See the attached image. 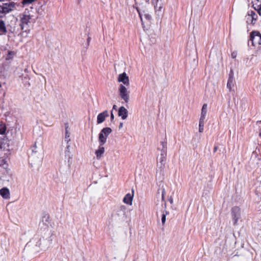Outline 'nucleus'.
Returning a JSON list of instances; mask_svg holds the SVG:
<instances>
[{
    "instance_id": "f257e3e1",
    "label": "nucleus",
    "mask_w": 261,
    "mask_h": 261,
    "mask_svg": "<svg viewBox=\"0 0 261 261\" xmlns=\"http://www.w3.org/2000/svg\"><path fill=\"white\" fill-rule=\"evenodd\" d=\"M137 10L139 13L142 27L144 28L145 23L149 24L151 23L152 19L151 15V8L149 7V5H147L144 7H142L141 9L137 8Z\"/></svg>"
},
{
    "instance_id": "f03ea898",
    "label": "nucleus",
    "mask_w": 261,
    "mask_h": 261,
    "mask_svg": "<svg viewBox=\"0 0 261 261\" xmlns=\"http://www.w3.org/2000/svg\"><path fill=\"white\" fill-rule=\"evenodd\" d=\"M160 146L158 148V150L161 151L160 156L159 158V163H157V167L160 169V171L162 172L165 167V165L163 162L166 161L167 156V142L165 141H162L161 142Z\"/></svg>"
},
{
    "instance_id": "7ed1b4c3",
    "label": "nucleus",
    "mask_w": 261,
    "mask_h": 261,
    "mask_svg": "<svg viewBox=\"0 0 261 261\" xmlns=\"http://www.w3.org/2000/svg\"><path fill=\"white\" fill-rule=\"evenodd\" d=\"M249 42L254 47H259L261 45V34L259 32L253 31L250 35Z\"/></svg>"
},
{
    "instance_id": "20e7f679",
    "label": "nucleus",
    "mask_w": 261,
    "mask_h": 261,
    "mask_svg": "<svg viewBox=\"0 0 261 261\" xmlns=\"http://www.w3.org/2000/svg\"><path fill=\"white\" fill-rule=\"evenodd\" d=\"M112 132L110 127H105L102 129L98 136L99 145H103L107 141L108 136Z\"/></svg>"
},
{
    "instance_id": "39448f33",
    "label": "nucleus",
    "mask_w": 261,
    "mask_h": 261,
    "mask_svg": "<svg viewBox=\"0 0 261 261\" xmlns=\"http://www.w3.org/2000/svg\"><path fill=\"white\" fill-rule=\"evenodd\" d=\"M15 6L14 2H9L8 3H5L0 6L1 10H0V17H3L5 14L8 13L12 11Z\"/></svg>"
},
{
    "instance_id": "423d86ee",
    "label": "nucleus",
    "mask_w": 261,
    "mask_h": 261,
    "mask_svg": "<svg viewBox=\"0 0 261 261\" xmlns=\"http://www.w3.org/2000/svg\"><path fill=\"white\" fill-rule=\"evenodd\" d=\"M126 207L124 205L119 207L115 214L116 219L117 221H122L126 218Z\"/></svg>"
},
{
    "instance_id": "0eeeda50",
    "label": "nucleus",
    "mask_w": 261,
    "mask_h": 261,
    "mask_svg": "<svg viewBox=\"0 0 261 261\" xmlns=\"http://www.w3.org/2000/svg\"><path fill=\"white\" fill-rule=\"evenodd\" d=\"M119 95L121 98L126 102L127 103L129 101V91H127V88L122 84H120L118 89Z\"/></svg>"
},
{
    "instance_id": "6e6552de",
    "label": "nucleus",
    "mask_w": 261,
    "mask_h": 261,
    "mask_svg": "<svg viewBox=\"0 0 261 261\" xmlns=\"http://www.w3.org/2000/svg\"><path fill=\"white\" fill-rule=\"evenodd\" d=\"M232 217L233 220L234 225L237 224L238 220L241 217V210L239 207L235 206L231 210Z\"/></svg>"
},
{
    "instance_id": "1a4fd4ad",
    "label": "nucleus",
    "mask_w": 261,
    "mask_h": 261,
    "mask_svg": "<svg viewBox=\"0 0 261 261\" xmlns=\"http://www.w3.org/2000/svg\"><path fill=\"white\" fill-rule=\"evenodd\" d=\"M33 244L35 245V249L36 252H39L41 246V239L38 235H35L30 241Z\"/></svg>"
},
{
    "instance_id": "9d476101",
    "label": "nucleus",
    "mask_w": 261,
    "mask_h": 261,
    "mask_svg": "<svg viewBox=\"0 0 261 261\" xmlns=\"http://www.w3.org/2000/svg\"><path fill=\"white\" fill-rule=\"evenodd\" d=\"M30 19V15L25 13L22 15L20 18V26L21 30H24L25 27L28 25Z\"/></svg>"
},
{
    "instance_id": "9b49d317",
    "label": "nucleus",
    "mask_w": 261,
    "mask_h": 261,
    "mask_svg": "<svg viewBox=\"0 0 261 261\" xmlns=\"http://www.w3.org/2000/svg\"><path fill=\"white\" fill-rule=\"evenodd\" d=\"M118 81L122 82L124 85L128 86L129 85V81L128 76H127L125 72L120 74L118 76Z\"/></svg>"
},
{
    "instance_id": "f8f14e48",
    "label": "nucleus",
    "mask_w": 261,
    "mask_h": 261,
    "mask_svg": "<svg viewBox=\"0 0 261 261\" xmlns=\"http://www.w3.org/2000/svg\"><path fill=\"white\" fill-rule=\"evenodd\" d=\"M234 77H233V72L232 70H231L230 73L229 74V78L228 79L227 83V88L230 91L232 89V88L234 86Z\"/></svg>"
},
{
    "instance_id": "ddd939ff",
    "label": "nucleus",
    "mask_w": 261,
    "mask_h": 261,
    "mask_svg": "<svg viewBox=\"0 0 261 261\" xmlns=\"http://www.w3.org/2000/svg\"><path fill=\"white\" fill-rule=\"evenodd\" d=\"M108 116H109V113H108V111H107V110L103 111L102 113H100L97 116V123L98 124H100V123L103 122L105 120L106 118L108 117Z\"/></svg>"
},
{
    "instance_id": "4468645a",
    "label": "nucleus",
    "mask_w": 261,
    "mask_h": 261,
    "mask_svg": "<svg viewBox=\"0 0 261 261\" xmlns=\"http://www.w3.org/2000/svg\"><path fill=\"white\" fill-rule=\"evenodd\" d=\"M118 115L123 120H124L127 117L128 111L124 107H120L118 110Z\"/></svg>"
},
{
    "instance_id": "2eb2a0df",
    "label": "nucleus",
    "mask_w": 261,
    "mask_h": 261,
    "mask_svg": "<svg viewBox=\"0 0 261 261\" xmlns=\"http://www.w3.org/2000/svg\"><path fill=\"white\" fill-rule=\"evenodd\" d=\"M105 151V149L103 145H99L98 149L95 151V154L97 160H100L103 156Z\"/></svg>"
},
{
    "instance_id": "dca6fc26",
    "label": "nucleus",
    "mask_w": 261,
    "mask_h": 261,
    "mask_svg": "<svg viewBox=\"0 0 261 261\" xmlns=\"http://www.w3.org/2000/svg\"><path fill=\"white\" fill-rule=\"evenodd\" d=\"M133 198V194H130V193H128L123 198V201L124 203L131 205L132 204Z\"/></svg>"
},
{
    "instance_id": "f3484780",
    "label": "nucleus",
    "mask_w": 261,
    "mask_h": 261,
    "mask_svg": "<svg viewBox=\"0 0 261 261\" xmlns=\"http://www.w3.org/2000/svg\"><path fill=\"white\" fill-rule=\"evenodd\" d=\"M0 195L5 199L10 197V192L7 188H3L0 190Z\"/></svg>"
},
{
    "instance_id": "a211bd4d",
    "label": "nucleus",
    "mask_w": 261,
    "mask_h": 261,
    "mask_svg": "<svg viewBox=\"0 0 261 261\" xmlns=\"http://www.w3.org/2000/svg\"><path fill=\"white\" fill-rule=\"evenodd\" d=\"M207 113V104H204L202 106L201 116L200 118V120L205 121L206 115Z\"/></svg>"
},
{
    "instance_id": "6ab92c4d",
    "label": "nucleus",
    "mask_w": 261,
    "mask_h": 261,
    "mask_svg": "<svg viewBox=\"0 0 261 261\" xmlns=\"http://www.w3.org/2000/svg\"><path fill=\"white\" fill-rule=\"evenodd\" d=\"M0 32L1 35L6 34L7 32L5 23L2 20H0Z\"/></svg>"
},
{
    "instance_id": "aec40b11",
    "label": "nucleus",
    "mask_w": 261,
    "mask_h": 261,
    "mask_svg": "<svg viewBox=\"0 0 261 261\" xmlns=\"http://www.w3.org/2000/svg\"><path fill=\"white\" fill-rule=\"evenodd\" d=\"M166 208V206H165V208ZM169 214V212H167L165 209L164 210L163 214L162 215L161 220L162 223L163 225H164L166 222V215Z\"/></svg>"
},
{
    "instance_id": "412c9836",
    "label": "nucleus",
    "mask_w": 261,
    "mask_h": 261,
    "mask_svg": "<svg viewBox=\"0 0 261 261\" xmlns=\"http://www.w3.org/2000/svg\"><path fill=\"white\" fill-rule=\"evenodd\" d=\"M248 15L249 16H251V17H252V23H254L253 21H255L257 20V15L253 11H251L248 12Z\"/></svg>"
},
{
    "instance_id": "4be33fe9",
    "label": "nucleus",
    "mask_w": 261,
    "mask_h": 261,
    "mask_svg": "<svg viewBox=\"0 0 261 261\" xmlns=\"http://www.w3.org/2000/svg\"><path fill=\"white\" fill-rule=\"evenodd\" d=\"M15 53L13 51H9L8 54L6 56V60H10L13 59L15 55Z\"/></svg>"
},
{
    "instance_id": "5701e85b",
    "label": "nucleus",
    "mask_w": 261,
    "mask_h": 261,
    "mask_svg": "<svg viewBox=\"0 0 261 261\" xmlns=\"http://www.w3.org/2000/svg\"><path fill=\"white\" fill-rule=\"evenodd\" d=\"M205 121L200 120L199 122V132L200 133H202L204 130V125Z\"/></svg>"
},
{
    "instance_id": "b1692460",
    "label": "nucleus",
    "mask_w": 261,
    "mask_h": 261,
    "mask_svg": "<svg viewBox=\"0 0 261 261\" xmlns=\"http://www.w3.org/2000/svg\"><path fill=\"white\" fill-rule=\"evenodd\" d=\"M36 0H22L21 3L23 5V6H26L29 5L30 4H31L34 2H35Z\"/></svg>"
},
{
    "instance_id": "393cba45",
    "label": "nucleus",
    "mask_w": 261,
    "mask_h": 261,
    "mask_svg": "<svg viewBox=\"0 0 261 261\" xmlns=\"http://www.w3.org/2000/svg\"><path fill=\"white\" fill-rule=\"evenodd\" d=\"M6 127L5 125H0V134L3 135L5 133Z\"/></svg>"
},
{
    "instance_id": "a878e982",
    "label": "nucleus",
    "mask_w": 261,
    "mask_h": 261,
    "mask_svg": "<svg viewBox=\"0 0 261 261\" xmlns=\"http://www.w3.org/2000/svg\"><path fill=\"white\" fill-rule=\"evenodd\" d=\"M254 9L257 11V13L261 16V6L258 5L256 7H253Z\"/></svg>"
},
{
    "instance_id": "bb28decb",
    "label": "nucleus",
    "mask_w": 261,
    "mask_h": 261,
    "mask_svg": "<svg viewBox=\"0 0 261 261\" xmlns=\"http://www.w3.org/2000/svg\"><path fill=\"white\" fill-rule=\"evenodd\" d=\"M6 163V161L5 159L3 158H0V166H2L4 165Z\"/></svg>"
},
{
    "instance_id": "cd10ccee",
    "label": "nucleus",
    "mask_w": 261,
    "mask_h": 261,
    "mask_svg": "<svg viewBox=\"0 0 261 261\" xmlns=\"http://www.w3.org/2000/svg\"><path fill=\"white\" fill-rule=\"evenodd\" d=\"M6 148V144L3 141L0 142V149H5Z\"/></svg>"
},
{
    "instance_id": "c85d7f7f",
    "label": "nucleus",
    "mask_w": 261,
    "mask_h": 261,
    "mask_svg": "<svg viewBox=\"0 0 261 261\" xmlns=\"http://www.w3.org/2000/svg\"><path fill=\"white\" fill-rule=\"evenodd\" d=\"M68 137H69V135L68 133L67 127H66V128L65 141H67V142H68L70 140L69 139V140L68 139Z\"/></svg>"
},
{
    "instance_id": "c756f323",
    "label": "nucleus",
    "mask_w": 261,
    "mask_h": 261,
    "mask_svg": "<svg viewBox=\"0 0 261 261\" xmlns=\"http://www.w3.org/2000/svg\"><path fill=\"white\" fill-rule=\"evenodd\" d=\"M165 193H166L165 190V189H163L162 190V200H164Z\"/></svg>"
},
{
    "instance_id": "7c9ffc66",
    "label": "nucleus",
    "mask_w": 261,
    "mask_h": 261,
    "mask_svg": "<svg viewBox=\"0 0 261 261\" xmlns=\"http://www.w3.org/2000/svg\"><path fill=\"white\" fill-rule=\"evenodd\" d=\"M49 217L48 215H46V216H44L43 217V221L44 220H45L46 222H47L49 220Z\"/></svg>"
},
{
    "instance_id": "2f4dec72",
    "label": "nucleus",
    "mask_w": 261,
    "mask_h": 261,
    "mask_svg": "<svg viewBox=\"0 0 261 261\" xmlns=\"http://www.w3.org/2000/svg\"><path fill=\"white\" fill-rule=\"evenodd\" d=\"M33 148H34V149H32V151H33V152H37V151H36V150H36V148H37V146H36V143H35V144L34 145V146H33Z\"/></svg>"
},
{
    "instance_id": "473e14b6",
    "label": "nucleus",
    "mask_w": 261,
    "mask_h": 261,
    "mask_svg": "<svg viewBox=\"0 0 261 261\" xmlns=\"http://www.w3.org/2000/svg\"><path fill=\"white\" fill-rule=\"evenodd\" d=\"M162 7L161 6L159 7L158 10H155L156 13H158V15H159V12L161 11Z\"/></svg>"
},
{
    "instance_id": "72a5a7b5",
    "label": "nucleus",
    "mask_w": 261,
    "mask_h": 261,
    "mask_svg": "<svg viewBox=\"0 0 261 261\" xmlns=\"http://www.w3.org/2000/svg\"><path fill=\"white\" fill-rule=\"evenodd\" d=\"M114 115H113V112H112V111H111V121H113V119H114Z\"/></svg>"
},
{
    "instance_id": "f704fd0d",
    "label": "nucleus",
    "mask_w": 261,
    "mask_h": 261,
    "mask_svg": "<svg viewBox=\"0 0 261 261\" xmlns=\"http://www.w3.org/2000/svg\"><path fill=\"white\" fill-rule=\"evenodd\" d=\"M236 56H237V53H236L233 52V53H232L231 54V57H232V58H235L236 57Z\"/></svg>"
},
{
    "instance_id": "c9c22d12",
    "label": "nucleus",
    "mask_w": 261,
    "mask_h": 261,
    "mask_svg": "<svg viewBox=\"0 0 261 261\" xmlns=\"http://www.w3.org/2000/svg\"><path fill=\"white\" fill-rule=\"evenodd\" d=\"M169 202L171 204H172L173 202V198L172 197H170V198L169 199Z\"/></svg>"
},
{
    "instance_id": "e433bc0d",
    "label": "nucleus",
    "mask_w": 261,
    "mask_h": 261,
    "mask_svg": "<svg viewBox=\"0 0 261 261\" xmlns=\"http://www.w3.org/2000/svg\"><path fill=\"white\" fill-rule=\"evenodd\" d=\"M69 146H68L67 147H66V150H65V153H69V150H68V149H69Z\"/></svg>"
},
{
    "instance_id": "4c0bfd02",
    "label": "nucleus",
    "mask_w": 261,
    "mask_h": 261,
    "mask_svg": "<svg viewBox=\"0 0 261 261\" xmlns=\"http://www.w3.org/2000/svg\"><path fill=\"white\" fill-rule=\"evenodd\" d=\"M123 127V123L122 122H121L120 124H119V128H121Z\"/></svg>"
},
{
    "instance_id": "58836bf2",
    "label": "nucleus",
    "mask_w": 261,
    "mask_h": 261,
    "mask_svg": "<svg viewBox=\"0 0 261 261\" xmlns=\"http://www.w3.org/2000/svg\"><path fill=\"white\" fill-rule=\"evenodd\" d=\"M116 108H117V106H116V105H114V106H113V109H115V110H116Z\"/></svg>"
},
{
    "instance_id": "ea45409f",
    "label": "nucleus",
    "mask_w": 261,
    "mask_h": 261,
    "mask_svg": "<svg viewBox=\"0 0 261 261\" xmlns=\"http://www.w3.org/2000/svg\"><path fill=\"white\" fill-rule=\"evenodd\" d=\"M90 37H88V39H87V42H88V43L89 44V42H90Z\"/></svg>"
},
{
    "instance_id": "a19ab883",
    "label": "nucleus",
    "mask_w": 261,
    "mask_h": 261,
    "mask_svg": "<svg viewBox=\"0 0 261 261\" xmlns=\"http://www.w3.org/2000/svg\"><path fill=\"white\" fill-rule=\"evenodd\" d=\"M259 135L260 137H261V129L259 130Z\"/></svg>"
},
{
    "instance_id": "79ce46f5",
    "label": "nucleus",
    "mask_w": 261,
    "mask_h": 261,
    "mask_svg": "<svg viewBox=\"0 0 261 261\" xmlns=\"http://www.w3.org/2000/svg\"><path fill=\"white\" fill-rule=\"evenodd\" d=\"M217 147H215L214 148V151H216L217 150Z\"/></svg>"
}]
</instances>
